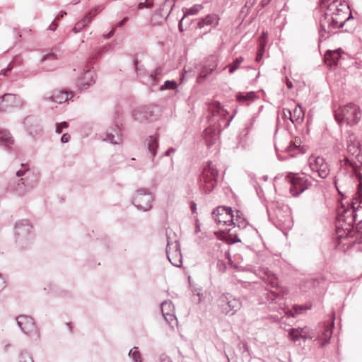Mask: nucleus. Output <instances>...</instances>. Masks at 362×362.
<instances>
[{"mask_svg": "<svg viewBox=\"0 0 362 362\" xmlns=\"http://www.w3.org/2000/svg\"><path fill=\"white\" fill-rule=\"evenodd\" d=\"M160 311L165 320L172 326L177 324L175 307L170 300H165L160 304Z\"/></svg>", "mask_w": 362, "mask_h": 362, "instance_id": "aec40b11", "label": "nucleus"}, {"mask_svg": "<svg viewBox=\"0 0 362 362\" xmlns=\"http://www.w3.org/2000/svg\"><path fill=\"white\" fill-rule=\"evenodd\" d=\"M257 119V116L254 115L250 119L248 124H245V129H247L246 134L250 132V130L252 129L254 123L255 122Z\"/></svg>", "mask_w": 362, "mask_h": 362, "instance_id": "8fccbe9b", "label": "nucleus"}, {"mask_svg": "<svg viewBox=\"0 0 362 362\" xmlns=\"http://www.w3.org/2000/svg\"><path fill=\"white\" fill-rule=\"evenodd\" d=\"M219 312L225 315H234L242 308L240 298L234 297L230 293H221L216 300Z\"/></svg>", "mask_w": 362, "mask_h": 362, "instance_id": "39448f33", "label": "nucleus"}, {"mask_svg": "<svg viewBox=\"0 0 362 362\" xmlns=\"http://www.w3.org/2000/svg\"><path fill=\"white\" fill-rule=\"evenodd\" d=\"M347 151L353 156L359 160L361 154L360 144L354 134H350L347 139Z\"/></svg>", "mask_w": 362, "mask_h": 362, "instance_id": "393cba45", "label": "nucleus"}, {"mask_svg": "<svg viewBox=\"0 0 362 362\" xmlns=\"http://www.w3.org/2000/svg\"><path fill=\"white\" fill-rule=\"evenodd\" d=\"M100 11V10L98 11L97 9L95 11H91L87 13L83 19L81 20V22L83 23L85 27H86L90 23L94 16Z\"/></svg>", "mask_w": 362, "mask_h": 362, "instance_id": "ea45409f", "label": "nucleus"}, {"mask_svg": "<svg viewBox=\"0 0 362 362\" xmlns=\"http://www.w3.org/2000/svg\"><path fill=\"white\" fill-rule=\"evenodd\" d=\"M23 59L20 55L15 56L8 65L0 70V76H8L11 74L14 68L22 66Z\"/></svg>", "mask_w": 362, "mask_h": 362, "instance_id": "a878e982", "label": "nucleus"}, {"mask_svg": "<svg viewBox=\"0 0 362 362\" xmlns=\"http://www.w3.org/2000/svg\"><path fill=\"white\" fill-rule=\"evenodd\" d=\"M137 76L141 78L142 83L150 86H156L160 79L162 75L161 68H157L153 72L148 75L144 74V70L138 64L137 60L134 62Z\"/></svg>", "mask_w": 362, "mask_h": 362, "instance_id": "dca6fc26", "label": "nucleus"}, {"mask_svg": "<svg viewBox=\"0 0 362 362\" xmlns=\"http://www.w3.org/2000/svg\"><path fill=\"white\" fill-rule=\"evenodd\" d=\"M36 177L27 165H21V168L16 171L14 177L8 185V189L18 196H23L31 192L37 185Z\"/></svg>", "mask_w": 362, "mask_h": 362, "instance_id": "f03ea898", "label": "nucleus"}, {"mask_svg": "<svg viewBox=\"0 0 362 362\" xmlns=\"http://www.w3.org/2000/svg\"><path fill=\"white\" fill-rule=\"evenodd\" d=\"M83 71L82 76L78 77L77 83L81 88L87 89L95 83V70L93 67L86 66Z\"/></svg>", "mask_w": 362, "mask_h": 362, "instance_id": "412c9836", "label": "nucleus"}, {"mask_svg": "<svg viewBox=\"0 0 362 362\" xmlns=\"http://www.w3.org/2000/svg\"><path fill=\"white\" fill-rule=\"evenodd\" d=\"M75 25L78 28H80L81 30H82L85 28V25H84L83 23L81 22V21H79L78 22H77Z\"/></svg>", "mask_w": 362, "mask_h": 362, "instance_id": "338daca9", "label": "nucleus"}, {"mask_svg": "<svg viewBox=\"0 0 362 362\" xmlns=\"http://www.w3.org/2000/svg\"><path fill=\"white\" fill-rule=\"evenodd\" d=\"M112 132H106L99 134V139L103 141L108 142L112 144H118L121 141V137L119 135V124L117 123L112 129Z\"/></svg>", "mask_w": 362, "mask_h": 362, "instance_id": "4be33fe9", "label": "nucleus"}, {"mask_svg": "<svg viewBox=\"0 0 362 362\" xmlns=\"http://www.w3.org/2000/svg\"><path fill=\"white\" fill-rule=\"evenodd\" d=\"M233 234L232 233H229V239H228V242L230 243V244H233V243H238V242H240V239H239L237 236V235L235 234V238H232V235Z\"/></svg>", "mask_w": 362, "mask_h": 362, "instance_id": "603ef678", "label": "nucleus"}, {"mask_svg": "<svg viewBox=\"0 0 362 362\" xmlns=\"http://www.w3.org/2000/svg\"><path fill=\"white\" fill-rule=\"evenodd\" d=\"M185 18H184L182 16V18H181V20L180 21V22L178 23V29L180 32H183L185 25V28H187L190 24L191 21H188V20L185 21Z\"/></svg>", "mask_w": 362, "mask_h": 362, "instance_id": "49530a36", "label": "nucleus"}, {"mask_svg": "<svg viewBox=\"0 0 362 362\" xmlns=\"http://www.w3.org/2000/svg\"><path fill=\"white\" fill-rule=\"evenodd\" d=\"M146 144L148 153L151 154V158L153 160L157 153V149L158 148V136L151 135L146 139Z\"/></svg>", "mask_w": 362, "mask_h": 362, "instance_id": "c756f323", "label": "nucleus"}, {"mask_svg": "<svg viewBox=\"0 0 362 362\" xmlns=\"http://www.w3.org/2000/svg\"><path fill=\"white\" fill-rule=\"evenodd\" d=\"M217 64L214 60V57L211 56L204 64L202 70L200 72L199 79H204L209 76L216 69Z\"/></svg>", "mask_w": 362, "mask_h": 362, "instance_id": "c85d7f7f", "label": "nucleus"}, {"mask_svg": "<svg viewBox=\"0 0 362 362\" xmlns=\"http://www.w3.org/2000/svg\"><path fill=\"white\" fill-rule=\"evenodd\" d=\"M275 148H276V151H286L289 153L290 156H292V157L296 156L298 153L303 154L306 151L305 147L304 146H303L302 147H300L296 144L293 143L291 141H289L288 145L286 147L281 146L280 144H276Z\"/></svg>", "mask_w": 362, "mask_h": 362, "instance_id": "5701e85b", "label": "nucleus"}, {"mask_svg": "<svg viewBox=\"0 0 362 362\" xmlns=\"http://www.w3.org/2000/svg\"><path fill=\"white\" fill-rule=\"evenodd\" d=\"M293 143H295L298 146H299L300 147H302L303 146H301V140L299 137H296L294 139V140H292L291 141Z\"/></svg>", "mask_w": 362, "mask_h": 362, "instance_id": "69168bd1", "label": "nucleus"}, {"mask_svg": "<svg viewBox=\"0 0 362 362\" xmlns=\"http://www.w3.org/2000/svg\"><path fill=\"white\" fill-rule=\"evenodd\" d=\"M300 332L301 328H291L289 329L288 335L293 342H297L300 339H301L302 335L300 334Z\"/></svg>", "mask_w": 362, "mask_h": 362, "instance_id": "c9c22d12", "label": "nucleus"}, {"mask_svg": "<svg viewBox=\"0 0 362 362\" xmlns=\"http://www.w3.org/2000/svg\"><path fill=\"white\" fill-rule=\"evenodd\" d=\"M291 185L290 192L293 197H297L308 189L315 180L312 177L304 173L298 174L288 173L286 177Z\"/></svg>", "mask_w": 362, "mask_h": 362, "instance_id": "423d86ee", "label": "nucleus"}, {"mask_svg": "<svg viewBox=\"0 0 362 362\" xmlns=\"http://www.w3.org/2000/svg\"><path fill=\"white\" fill-rule=\"evenodd\" d=\"M274 224L281 230H289L293 226L291 210L288 205L276 204L273 208Z\"/></svg>", "mask_w": 362, "mask_h": 362, "instance_id": "1a4fd4ad", "label": "nucleus"}, {"mask_svg": "<svg viewBox=\"0 0 362 362\" xmlns=\"http://www.w3.org/2000/svg\"><path fill=\"white\" fill-rule=\"evenodd\" d=\"M293 308L296 314H300L305 310V308L302 305H295Z\"/></svg>", "mask_w": 362, "mask_h": 362, "instance_id": "864d4df0", "label": "nucleus"}, {"mask_svg": "<svg viewBox=\"0 0 362 362\" xmlns=\"http://www.w3.org/2000/svg\"><path fill=\"white\" fill-rule=\"evenodd\" d=\"M300 334L302 335L301 337V339H303V341H305L306 339H311L312 337L310 336L308 332H306L305 330V327L304 328H301V332H300Z\"/></svg>", "mask_w": 362, "mask_h": 362, "instance_id": "3c124183", "label": "nucleus"}, {"mask_svg": "<svg viewBox=\"0 0 362 362\" xmlns=\"http://www.w3.org/2000/svg\"><path fill=\"white\" fill-rule=\"evenodd\" d=\"M129 357L133 362H142L141 354L136 346L129 351Z\"/></svg>", "mask_w": 362, "mask_h": 362, "instance_id": "e433bc0d", "label": "nucleus"}, {"mask_svg": "<svg viewBox=\"0 0 362 362\" xmlns=\"http://www.w3.org/2000/svg\"><path fill=\"white\" fill-rule=\"evenodd\" d=\"M269 298L272 300H275L276 298H278L279 296V295L278 293H276V292L274 291H271L269 293Z\"/></svg>", "mask_w": 362, "mask_h": 362, "instance_id": "680f3d73", "label": "nucleus"}, {"mask_svg": "<svg viewBox=\"0 0 362 362\" xmlns=\"http://www.w3.org/2000/svg\"><path fill=\"white\" fill-rule=\"evenodd\" d=\"M128 21L127 17H124L122 20H121L117 24V27H122L124 25V23Z\"/></svg>", "mask_w": 362, "mask_h": 362, "instance_id": "0e129e2a", "label": "nucleus"}, {"mask_svg": "<svg viewBox=\"0 0 362 362\" xmlns=\"http://www.w3.org/2000/svg\"><path fill=\"white\" fill-rule=\"evenodd\" d=\"M59 51L55 48L52 49L50 52L45 54L41 60L42 64H45L47 62H51L50 65L43 66V69L46 71H52L57 67V60L58 59Z\"/></svg>", "mask_w": 362, "mask_h": 362, "instance_id": "b1692460", "label": "nucleus"}, {"mask_svg": "<svg viewBox=\"0 0 362 362\" xmlns=\"http://www.w3.org/2000/svg\"><path fill=\"white\" fill-rule=\"evenodd\" d=\"M70 139H71V136H70L69 134L66 133V134H64L62 136V137H61V141H62V143H67V142H69V141Z\"/></svg>", "mask_w": 362, "mask_h": 362, "instance_id": "4d7b16f0", "label": "nucleus"}, {"mask_svg": "<svg viewBox=\"0 0 362 362\" xmlns=\"http://www.w3.org/2000/svg\"><path fill=\"white\" fill-rule=\"evenodd\" d=\"M16 320L18 327L23 334L35 340L40 339V328L32 317L21 315L16 317Z\"/></svg>", "mask_w": 362, "mask_h": 362, "instance_id": "9b49d317", "label": "nucleus"}, {"mask_svg": "<svg viewBox=\"0 0 362 362\" xmlns=\"http://www.w3.org/2000/svg\"><path fill=\"white\" fill-rule=\"evenodd\" d=\"M218 23V18L216 15H208L206 18L201 19L198 22V27L203 28L206 25L216 27Z\"/></svg>", "mask_w": 362, "mask_h": 362, "instance_id": "2f4dec72", "label": "nucleus"}, {"mask_svg": "<svg viewBox=\"0 0 362 362\" xmlns=\"http://www.w3.org/2000/svg\"><path fill=\"white\" fill-rule=\"evenodd\" d=\"M204 139L206 141V144L208 146H211L214 144V140L216 139L214 135V129L213 128H206L204 131Z\"/></svg>", "mask_w": 362, "mask_h": 362, "instance_id": "72a5a7b5", "label": "nucleus"}, {"mask_svg": "<svg viewBox=\"0 0 362 362\" xmlns=\"http://www.w3.org/2000/svg\"><path fill=\"white\" fill-rule=\"evenodd\" d=\"M353 18L351 11L346 16V12L339 8H336V11L333 12L332 15L325 13L320 20L319 33L320 37L326 39V33H335L337 30L342 28L345 23Z\"/></svg>", "mask_w": 362, "mask_h": 362, "instance_id": "f257e3e1", "label": "nucleus"}, {"mask_svg": "<svg viewBox=\"0 0 362 362\" xmlns=\"http://www.w3.org/2000/svg\"><path fill=\"white\" fill-rule=\"evenodd\" d=\"M176 149L173 147L169 148L164 153L165 156H170L173 153L175 152Z\"/></svg>", "mask_w": 362, "mask_h": 362, "instance_id": "bf43d9fd", "label": "nucleus"}, {"mask_svg": "<svg viewBox=\"0 0 362 362\" xmlns=\"http://www.w3.org/2000/svg\"><path fill=\"white\" fill-rule=\"evenodd\" d=\"M153 199L154 197L149 190L141 188L134 193L132 198V204L138 210L146 212L152 208Z\"/></svg>", "mask_w": 362, "mask_h": 362, "instance_id": "f8f14e48", "label": "nucleus"}, {"mask_svg": "<svg viewBox=\"0 0 362 362\" xmlns=\"http://www.w3.org/2000/svg\"><path fill=\"white\" fill-rule=\"evenodd\" d=\"M6 287V281L4 276L0 274V291Z\"/></svg>", "mask_w": 362, "mask_h": 362, "instance_id": "6e6d98bb", "label": "nucleus"}, {"mask_svg": "<svg viewBox=\"0 0 362 362\" xmlns=\"http://www.w3.org/2000/svg\"><path fill=\"white\" fill-rule=\"evenodd\" d=\"M298 109L296 107L292 112L293 119H294V122L301 123L303 121V118L305 116V110L303 108L298 104Z\"/></svg>", "mask_w": 362, "mask_h": 362, "instance_id": "f704fd0d", "label": "nucleus"}, {"mask_svg": "<svg viewBox=\"0 0 362 362\" xmlns=\"http://www.w3.org/2000/svg\"><path fill=\"white\" fill-rule=\"evenodd\" d=\"M72 97V92L69 93L66 90H56L52 92L50 95H44L42 100L45 103L62 104L71 99Z\"/></svg>", "mask_w": 362, "mask_h": 362, "instance_id": "6ab92c4d", "label": "nucleus"}, {"mask_svg": "<svg viewBox=\"0 0 362 362\" xmlns=\"http://www.w3.org/2000/svg\"><path fill=\"white\" fill-rule=\"evenodd\" d=\"M352 217L353 215L350 212L346 214L344 212V214L340 218L344 219V223L337 227V233L339 239L344 238H353L356 233L354 230V225H356V230H358V228H362V220H360L356 223V221H351V218ZM356 217L357 216L356 218Z\"/></svg>", "mask_w": 362, "mask_h": 362, "instance_id": "9d476101", "label": "nucleus"}, {"mask_svg": "<svg viewBox=\"0 0 362 362\" xmlns=\"http://www.w3.org/2000/svg\"><path fill=\"white\" fill-rule=\"evenodd\" d=\"M122 115V108L118 106V107H116L115 110V113H114V121L115 122V124L117 123L119 124V122L117 121V119Z\"/></svg>", "mask_w": 362, "mask_h": 362, "instance_id": "09e8293b", "label": "nucleus"}, {"mask_svg": "<svg viewBox=\"0 0 362 362\" xmlns=\"http://www.w3.org/2000/svg\"><path fill=\"white\" fill-rule=\"evenodd\" d=\"M153 0H146L144 2H140L138 5V7L140 9L144 8H150L153 7Z\"/></svg>", "mask_w": 362, "mask_h": 362, "instance_id": "de8ad7c7", "label": "nucleus"}, {"mask_svg": "<svg viewBox=\"0 0 362 362\" xmlns=\"http://www.w3.org/2000/svg\"><path fill=\"white\" fill-rule=\"evenodd\" d=\"M57 28V24L52 22L49 26L48 27L47 30L54 31Z\"/></svg>", "mask_w": 362, "mask_h": 362, "instance_id": "e2e57ef3", "label": "nucleus"}, {"mask_svg": "<svg viewBox=\"0 0 362 362\" xmlns=\"http://www.w3.org/2000/svg\"><path fill=\"white\" fill-rule=\"evenodd\" d=\"M242 214L240 211H237L235 212V215L234 214L233 222H230V225H234V227H238L240 229L245 228L247 225V222L245 221L244 218L242 216Z\"/></svg>", "mask_w": 362, "mask_h": 362, "instance_id": "473e14b6", "label": "nucleus"}, {"mask_svg": "<svg viewBox=\"0 0 362 362\" xmlns=\"http://www.w3.org/2000/svg\"><path fill=\"white\" fill-rule=\"evenodd\" d=\"M68 127H69V123L66 121L60 122V123H57L55 132L57 134H61L64 129H66Z\"/></svg>", "mask_w": 362, "mask_h": 362, "instance_id": "c03bdc74", "label": "nucleus"}, {"mask_svg": "<svg viewBox=\"0 0 362 362\" xmlns=\"http://www.w3.org/2000/svg\"><path fill=\"white\" fill-rule=\"evenodd\" d=\"M75 25L78 28H80L81 30H82L85 28V25H84L83 23L81 22V21H79L78 22H77Z\"/></svg>", "mask_w": 362, "mask_h": 362, "instance_id": "774afa93", "label": "nucleus"}, {"mask_svg": "<svg viewBox=\"0 0 362 362\" xmlns=\"http://www.w3.org/2000/svg\"><path fill=\"white\" fill-rule=\"evenodd\" d=\"M310 167L313 171L317 172L318 176L322 179L326 178L329 174V164L321 156H312L309 159Z\"/></svg>", "mask_w": 362, "mask_h": 362, "instance_id": "a211bd4d", "label": "nucleus"}, {"mask_svg": "<svg viewBox=\"0 0 362 362\" xmlns=\"http://www.w3.org/2000/svg\"><path fill=\"white\" fill-rule=\"evenodd\" d=\"M356 177L358 180V184L357 186V192L353 197L350 206L351 209L345 210V213L350 212L353 217L351 218V221H356V211L360 208H362V174L360 173H356Z\"/></svg>", "mask_w": 362, "mask_h": 362, "instance_id": "4468645a", "label": "nucleus"}, {"mask_svg": "<svg viewBox=\"0 0 362 362\" xmlns=\"http://www.w3.org/2000/svg\"><path fill=\"white\" fill-rule=\"evenodd\" d=\"M212 216L218 223L230 226V222H233L234 214L230 207L218 206L212 211Z\"/></svg>", "mask_w": 362, "mask_h": 362, "instance_id": "f3484780", "label": "nucleus"}, {"mask_svg": "<svg viewBox=\"0 0 362 362\" xmlns=\"http://www.w3.org/2000/svg\"><path fill=\"white\" fill-rule=\"evenodd\" d=\"M341 49L340 48L335 50H327L325 54V63L329 66H336L341 57Z\"/></svg>", "mask_w": 362, "mask_h": 362, "instance_id": "cd10ccee", "label": "nucleus"}, {"mask_svg": "<svg viewBox=\"0 0 362 362\" xmlns=\"http://www.w3.org/2000/svg\"><path fill=\"white\" fill-rule=\"evenodd\" d=\"M218 170L216 165L211 161L206 162L203 165L202 173L199 176L200 188L208 194L211 192L217 184Z\"/></svg>", "mask_w": 362, "mask_h": 362, "instance_id": "20e7f679", "label": "nucleus"}, {"mask_svg": "<svg viewBox=\"0 0 362 362\" xmlns=\"http://www.w3.org/2000/svg\"><path fill=\"white\" fill-rule=\"evenodd\" d=\"M281 117L284 119H288L293 124H294V119H293L292 112L289 109L284 108Z\"/></svg>", "mask_w": 362, "mask_h": 362, "instance_id": "a18cd8bd", "label": "nucleus"}, {"mask_svg": "<svg viewBox=\"0 0 362 362\" xmlns=\"http://www.w3.org/2000/svg\"><path fill=\"white\" fill-rule=\"evenodd\" d=\"M160 362H172V360L169 356L163 354L160 356Z\"/></svg>", "mask_w": 362, "mask_h": 362, "instance_id": "5fc2aeb1", "label": "nucleus"}, {"mask_svg": "<svg viewBox=\"0 0 362 362\" xmlns=\"http://www.w3.org/2000/svg\"><path fill=\"white\" fill-rule=\"evenodd\" d=\"M361 113L359 107L354 103H350L340 107L334 112L335 119L339 122H344L350 126L357 124L361 119Z\"/></svg>", "mask_w": 362, "mask_h": 362, "instance_id": "0eeeda50", "label": "nucleus"}, {"mask_svg": "<svg viewBox=\"0 0 362 362\" xmlns=\"http://www.w3.org/2000/svg\"><path fill=\"white\" fill-rule=\"evenodd\" d=\"M161 108L158 105L141 106L135 108L132 116L134 120L140 123L152 122L158 119Z\"/></svg>", "mask_w": 362, "mask_h": 362, "instance_id": "6e6552de", "label": "nucleus"}, {"mask_svg": "<svg viewBox=\"0 0 362 362\" xmlns=\"http://www.w3.org/2000/svg\"><path fill=\"white\" fill-rule=\"evenodd\" d=\"M14 144V139L11 134L6 129H0V146L6 150H9L11 145Z\"/></svg>", "mask_w": 362, "mask_h": 362, "instance_id": "7c9ffc66", "label": "nucleus"}, {"mask_svg": "<svg viewBox=\"0 0 362 362\" xmlns=\"http://www.w3.org/2000/svg\"><path fill=\"white\" fill-rule=\"evenodd\" d=\"M115 32V28H113L107 34L104 35V37L106 39H109L112 37Z\"/></svg>", "mask_w": 362, "mask_h": 362, "instance_id": "052dcab7", "label": "nucleus"}, {"mask_svg": "<svg viewBox=\"0 0 362 362\" xmlns=\"http://www.w3.org/2000/svg\"><path fill=\"white\" fill-rule=\"evenodd\" d=\"M257 98V95L254 91L238 92L235 95L236 100L240 104L244 105H250Z\"/></svg>", "mask_w": 362, "mask_h": 362, "instance_id": "bb28decb", "label": "nucleus"}, {"mask_svg": "<svg viewBox=\"0 0 362 362\" xmlns=\"http://www.w3.org/2000/svg\"><path fill=\"white\" fill-rule=\"evenodd\" d=\"M221 110V105L218 101H214L213 104L209 107V111L211 115V117H214L216 114H219Z\"/></svg>", "mask_w": 362, "mask_h": 362, "instance_id": "37998d69", "label": "nucleus"}, {"mask_svg": "<svg viewBox=\"0 0 362 362\" xmlns=\"http://www.w3.org/2000/svg\"><path fill=\"white\" fill-rule=\"evenodd\" d=\"M3 344H4V345H3V351H4V352H8V350L11 347V344L8 343V342H6V341H4Z\"/></svg>", "mask_w": 362, "mask_h": 362, "instance_id": "13d9d810", "label": "nucleus"}, {"mask_svg": "<svg viewBox=\"0 0 362 362\" xmlns=\"http://www.w3.org/2000/svg\"><path fill=\"white\" fill-rule=\"evenodd\" d=\"M243 60L244 59L243 57H236L233 63L228 66L230 74H233L235 71H236Z\"/></svg>", "mask_w": 362, "mask_h": 362, "instance_id": "58836bf2", "label": "nucleus"}, {"mask_svg": "<svg viewBox=\"0 0 362 362\" xmlns=\"http://www.w3.org/2000/svg\"><path fill=\"white\" fill-rule=\"evenodd\" d=\"M19 362H34L33 356L27 351H23L21 352L18 356Z\"/></svg>", "mask_w": 362, "mask_h": 362, "instance_id": "a19ab883", "label": "nucleus"}, {"mask_svg": "<svg viewBox=\"0 0 362 362\" xmlns=\"http://www.w3.org/2000/svg\"><path fill=\"white\" fill-rule=\"evenodd\" d=\"M166 254L169 262L176 267H180L182 264L180 244L177 240L170 243L168 240Z\"/></svg>", "mask_w": 362, "mask_h": 362, "instance_id": "2eb2a0df", "label": "nucleus"}, {"mask_svg": "<svg viewBox=\"0 0 362 362\" xmlns=\"http://www.w3.org/2000/svg\"><path fill=\"white\" fill-rule=\"evenodd\" d=\"M15 238L19 250L28 249L33 241L32 226L27 220H21L16 223Z\"/></svg>", "mask_w": 362, "mask_h": 362, "instance_id": "7ed1b4c3", "label": "nucleus"}, {"mask_svg": "<svg viewBox=\"0 0 362 362\" xmlns=\"http://www.w3.org/2000/svg\"><path fill=\"white\" fill-rule=\"evenodd\" d=\"M202 8V5L195 4L186 10V11L184 13L183 17L186 18L188 16L196 15L199 12Z\"/></svg>", "mask_w": 362, "mask_h": 362, "instance_id": "4c0bfd02", "label": "nucleus"}, {"mask_svg": "<svg viewBox=\"0 0 362 362\" xmlns=\"http://www.w3.org/2000/svg\"><path fill=\"white\" fill-rule=\"evenodd\" d=\"M25 105V100L19 95L5 93L0 96V112H6L11 108H21Z\"/></svg>", "mask_w": 362, "mask_h": 362, "instance_id": "ddd939ff", "label": "nucleus"}, {"mask_svg": "<svg viewBox=\"0 0 362 362\" xmlns=\"http://www.w3.org/2000/svg\"><path fill=\"white\" fill-rule=\"evenodd\" d=\"M177 86V82L174 80L172 81H165L162 85L159 90H175Z\"/></svg>", "mask_w": 362, "mask_h": 362, "instance_id": "79ce46f5", "label": "nucleus"}]
</instances>
